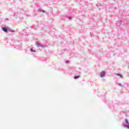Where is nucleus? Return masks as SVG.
Instances as JSON below:
<instances>
[{"instance_id":"1","label":"nucleus","mask_w":129,"mask_h":129,"mask_svg":"<svg viewBox=\"0 0 129 129\" xmlns=\"http://www.w3.org/2000/svg\"><path fill=\"white\" fill-rule=\"evenodd\" d=\"M105 75V72L104 71H103L100 74L101 77H103Z\"/></svg>"},{"instance_id":"2","label":"nucleus","mask_w":129,"mask_h":129,"mask_svg":"<svg viewBox=\"0 0 129 129\" xmlns=\"http://www.w3.org/2000/svg\"><path fill=\"white\" fill-rule=\"evenodd\" d=\"M2 29L6 33H8V29H7L6 27H2Z\"/></svg>"},{"instance_id":"3","label":"nucleus","mask_w":129,"mask_h":129,"mask_svg":"<svg viewBox=\"0 0 129 129\" xmlns=\"http://www.w3.org/2000/svg\"><path fill=\"white\" fill-rule=\"evenodd\" d=\"M116 75H117V76H119V77H121V78H122V75H121L116 74Z\"/></svg>"},{"instance_id":"4","label":"nucleus","mask_w":129,"mask_h":129,"mask_svg":"<svg viewBox=\"0 0 129 129\" xmlns=\"http://www.w3.org/2000/svg\"><path fill=\"white\" fill-rule=\"evenodd\" d=\"M79 77H80L79 76H75L74 79H77V78H79Z\"/></svg>"},{"instance_id":"5","label":"nucleus","mask_w":129,"mask_h":129,"mask_svg":"<svg viewBox=\"0 0 129 129\" xmlns=\"http://www.w3.org/2000/svg\"><path fill=\"white\" fill-rule=\"evenodd\" d=\"M31 52H36V51L34 50V49H33V48H31Z\"/></svg>"},{"instance_id":"6","label":"nucleus","mask_w":129,"mask_h":129,"mask_svg":"<svg viewBox=\"0 0 129 129\" xmlns=\"http://www.w3.org/2000/svg\"><path fill=\"white\" fill-rule=\"evenodd\" d=\"M125 122L128 123V121H127V120H125Z\"/></svg>"},{"instance_id":"7","label":"nucleus","mask_w":129,"mask_h":129,"mask_svg":"<svg viewBox=\"0 0 129 129\" xmlns=\"http://www.w3.org/2000/svg\"><path fill=\"white\" fill-rule=\"evenodd\" d=\"M36 45H37V46H40V44L39 43H36Z\"/></svg>"},{"instance_id":"8","label":"nucleus","mask_w":129,"mask_h":129,"mask_svg":"<svg viewBox=\"0 0 129 129\" xmlns=\"http://www.w3.org/2000/svg\"><path fill=\"white\" fill-rule=\"evenodd\" d=\"M124 126H127V127H128V126L127 125H125Z\"/></svg>"},{"instance_id":"9","label":"nucleus","mask_w":129,"mask_h":129,"mask_svg":"<svg viewBox=\"0 0 129 129\" xmlns=\"http://www.w3.org/2000/svg\"><path fill=\"white\" fill-rule=\"evenodd\" d=\"M119 86H121V84H119Z\"/></svg>"},{"instance_id":"10","label":"nucleus","mask_w":129,"mask_h":129,"mask_svg":"<svg viewBox=\"0 0 129 129\" xmlns=\"http://www.w3.org/2000/svg\"><path fill=\"white\" fill-rule=\"evenodd\" d=\"M128 128H129V126H128Z\"/></svg>"}]
</instances>
